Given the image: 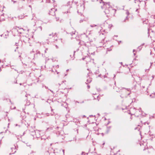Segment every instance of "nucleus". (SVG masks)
<instances>
[{
    "mask_svg": "<svg viewBox=\"0 0 155 155\" xmlns=\"http://www.w3.org/2000/svg\"><path fill=\"white\" fill-rule=\"evenodd\" d=\"M92 81V79L91 78H89V79H87L86 84H87L88 83H90Z\"/></svg>",
    "mask_w": 155,
    "mask_h": 155,
    "instance_id": "obj_5",
    "label": "nucleus"
},
{
    "mask_svg": "<svg viewBox=\"0 0 155 155\" xmlns=\"http://www.w3.org/2000/svg\"><path fill=\"white\" fill-rule=\"evenodd\" d=\"M59 84V85H60V84Z\"/></svg>",
    "mask_w": 155,
    "mask_h": 155,
    "instance_id": "obj_27",
    "label": "nucleus"
},
{
    "mask_svg": "<svg viewBox=\"0 0 155 155\" xmlns=\"http://www.w3.org/2000/svg\"><path fill=\"white\" fill-rule=\"evenodd\" d=\"M121 92H122L121 95H122L123 97H127L130 93V89H127L126 88L123 89L122 90Z\"/></svg>",
    "mask_w": 155,
    "mask_h": 155,
    "instance_id": "obj_2",
    "label": "nucleus"
},
{
    "mask_svg": "<svg viewBox=\"0 0 155 155\" xmlns=\"http://www.w3.org/2000/svg\"><path fill=\"white\" fill-rule=\"evenodd\" d=\"M135 51V50H133V52L134 53V55H135V53H134V51Z\"/></svg>",
    "mask_w": 155,
    "mask_h": 155,
    "instance_id": "obj_12",
    "label": "nucleus"
},
{
    "mask_svg": "<svg viewBox=\"0 0 155 155\" xmlns=\"http://www.w3.org/2000/svg\"><path fill=\"white\" fill-rule=\"evenodd\" d=\"M87 87H88V88H90V86H87Z\"/></svg>",
    "mask_w": 155,
    "mask_h": 155,
    "instance_id": "obj_18",
    "label": "nucleus"
},
{
    "mask_svg": "<svg viewBox=\"0 0 155 155\" xmlns=\"http://www.w3.org/2000/svg\"><path fill=\"white\" fill-rule=\"evenodd\" d=\"M15 45H16V46H18V44L16 43Z\"/></svg>",
    "mask_w": 155,
    "mask_h": 155,
    "instance_id": "obj_19",
    "label": "nucleus"
},
{
    "mask_svg": "<svg viewBox=\"0 0 155 155\" xmlns=\"http://www.w3.org/2000/svg\"><path fill=\"white\" fill-rule=\"evenodd\" d=\"M127 19V17H126L125 19H124V21H124V22L125 21L126 19Z\"/></svg>",
    "mask_w": 155,
    "mask_h": 155,
    "instance_id": "obj_11",
    "label": "nucleus"
},
{
    "mask_svg": "<svg viewBox=\"0 0 155 155\" xmlns=\"http://www.w3.org/2000/svg\"><path fill=\"white\" fill-rule=\"evenodd\" d=\"M109 26H110V27H112V25H109Z\"/></svg>",
    "mask_w": 155,
    "mask_h": 155,
    "instance_id": "obj_20",
    "label": "nucleus"
},
{
    "mask_svg": "<svg viewBox=\"0 0 155 155\" xmlns=\"http://www.w3.org/2000/svg\"><path fill=\"white\" fill-rule=\"evenodd\" d=\"M84 8H82V10H84Z\"/></svg>",
    "mask_w": 155,
    "mask_h": 155,
    "instance_id": "obj_22",
    "label": "nucleus"
},
{
    "mask_svg": "<svg viewBox=\"0 0 155 155\" xmlns=\"http://www.w3.org/2000/svg\"><path fill=\"white\" fill-rule=\"evenodd\" d=\"M11 150H12L11 153V154H13L15 153L16 152L17 150L16 148V146L15 145L13 146L12 147H11Z\"/></svg>",
    "mask_w": 155,
    "mask_h": 155,
    "instance_id": "obj_4",
    "label": "nucleus"
},
{
    "mask_svg": "<svg viewBox=\"0 0 155 155\" xmlns=\"http://www.w3.org/2000/svg\"><path fill=\"white\" fill-rule=\"evenodd\" d=\"M21 84H20V85H21Z\"/></svg>",
    "mask_w": 155,
    "mask_h": 155,
    "instance_id": "obj_28",
    "label": "nucleus"
},
{
    "mask_svg": "<svg viewBox=\"0 0 155 155\" xmlns=\"http://www.w3.org/2000/svg\"><path fill=\"white\" fill-rule=\"evenodd\" d=\"M39 28H40V29L41 30H42V27H41V26H40V27H39Z\"/></svg>",
    "mask_w": 155,
    "mask_h": 155,
    "instance_id": "obj_15",
    "label": "nucleus"
},
{
    "mask_svg": "<svg viewBox=\"0 0 155 155\" xmlns=\"http://www.w3.org/2000/svg\"><path fill=\"white\" fill-rule=\"evenodd\" d=\"M56 11V9L54 8H51L49 11V14L52 15H55V11Z\"/></svg>",
    "mask_w": 155,
    "mask_h": 155,
    "instance_id": "obj_3",
    "label": "nucleus"
},
{
    "mask_svg": "<svg viewBox=\"0 0 155 155\" xmlns=\"http://www.w3.org/2000/svg\"><path fill=\"white\" fill-rule=\"evenodd\" d=\"M152 95H153V96H152V95H151V94L150 95V96L152 98L154 97V94H153Z\"/></svg>",
    "mask_w": 155,
    "mask_h": 155,
    "instance_id": "obj_8",
    "label": "nucleus"
},
{
    "mask_svg": "<svg viewBox=\"0 0 155 155\" xmlns=\"http://www.w3.org/2000/svg\"><path fill=\"white\" fill-rule=\"evenodd\" d=\"M122 96V97H123V96H122V95H121V96Z\"/></svg>",
    "mask_w": 155,
    "mask_h": 155,
    "instance_id": "obj_24",
    "label": "nucleus"
},
{
    "mask_svg": "<svg viewBox=\"0 0 155 155\" xmlns=\"http://www.w3.org/2000/svg\"><path fill=\"white\" fill-rule=\"evenodd\" d=\"M46 2H50V0H47Z\"/></svg>",
    "mask_w": 155,
    "mask_h": 155,
    "instance_id": "obj_13",
    "label": "nucleus"
},
{
    "mask_svg": "<svg viewBox=\"0 0 155 155\" xmlns=\"http://www.w3.org/2000/svg\"><path fill=\"white\" fill-rule=\"evenodd\" d=\"M19 55H18V57L19 58H20L21 57V53H19Z\"/></svg>",
    "mask_w": 155,
    "mask_h": 155,
    "instance_id": "obj_10",
    "label": "nucleus"
},
{
    "mask_svg": "<svg viewBox=\"0 0 155 155\" xmlns=\"http://www.w3.org/2000/svg\"><path fill=\"white\" fill-rule=\"evenodd\" d=\"M1 21V20L0 19V21Z\"/></svg>",
    "mask_w": 155,
    "mask_h": 155,
    "instance_id": "obj_29",
    "label": "nucleus"
},
{
    "mask_svg": "<svg viewBox=\"0 0 155 155\" xmlns=\"http://www.w3.org/2000/svg\"><path fill=\"white\" fill-rule=\"evenodd\" d=\"M16 48H18V47H16Z\"/></svg>",
    "mask_w": 155,
    "mask_h": 155,
    "instance_id": "obj_25",
    "label": "nucleus"
},
{
    "mask_svg": "<svg viewBox=\"0 0 155 155\" xmlns=\"http://www.w3.org/2000/svg\"><path fill=\"white\" fill-rule=\"evenodd\" d=\"M49 36H55L56 37V36H57V34L56 33H54V34L53 33H52L51 34H49Z\"/></svg>",
    "mask_w": 155,
    "mask_h": 155,
    "instance_id": "obj_6",
    "label": "nucleus"
},
{
    "mask_svg": "<svg viewBox=\"0 0 155 155\" xmlns=\"http://www.w3.org/2000/svg\"><path fill=\"white\" fill-rule=\"evenodd\" d=\"M14 3L15 2H16V1H14Z\"/></svg>",
    "mask_w": 155,
    "mask_h": 155,
    "instance_id": "obj_21",
    "label": "nucleus"
},
{
    "mask_svg": "<svg viewBox=\"0 0 155 155\" xmlns=\"http://www.w3.org/2000/svg\"><path fill=\"white\" fill-rule=\"evenodd\" d=\"M61 41L62 39H61ZM61 42H62V41H61Z\"/></svg>",
    "mask_w": 155,
    "mask_h": 155,
    "instance_id": "obj_23",
    "label": "nucleus"
},
{
    "mask_svg": "<svg viewBox=\"0 0 155 155\" xmlns=\"http://www.w3.org/2000/svg\"><path fill=\"white\" fill-rule=\"evenodd\" d=\"M106 7L105 9V13L106 14H109L113 12H115L116 10L113 9L110 6L109 3L104 4L103 6H101L102 8H104Z\"/></svg>",
    "mask_w": 155,
    "mask_h": 155,
    "instance_id": "obj_1",
    "label": "nucleus"
},
{
    "mask_svg": "<svg viewBox=\"0 0 155 155\" xmlns=\"http://www.w3.org/2000/svg\"><path fill=\"white\" fill-rule=\"evenodd\" d=\"M62 151L63 153V154L64 155V150H62Z\"/></svg>",
    "mask_w": 155,
    "mask_h": 155,
    "instance_id": "obj_14",
    "label": "nucleus"
},
{
    "mask_svg": "<svg viewBox=\"0 0 155 155\" xmlns=\"http://www.w3.org/2000/svg\"><path fill=\"white\" fill-rule=\"evenodd\" d=\"M1 62V60H0V62Z\"/></svg>",
    "mask_w": 155,
    "mask_h": 155,
    "instance_id": "obj_26",
    "label": "nucleus"
},
{
    "mask_svg": "<svg viewBox=\"0 0 155 155\" xmlns=\"http://www.w3.org/2000/svg\"><path fill=\"white\" fill-rule=\"evenodd\" d=\"M56 18V20L57 21H58L59 20V18Z\"/></svg>",
    "mask_w": 155,
    "mask_h": 155,
    "instance_id": "obj_16",
    "label": "nucleus"
},
{
    "mask_svg": "<svg viewBox=\"0 0 155 155\" xmlns=\"http://www.w3.org/2000/svg\"><path fill=\"white\" fill-rule=\"evenodd\" d=\"M98 26V25H97L93 24L92 25H90V26L91 27H96V26Z\"/></svg>",
    "mask_w": 155,
    "mask_h": 155,
    "instance_id": "obj_7",
    "label": "nucleus"
},
{
    "mask_svg": "<svg viewBox=\"0 0 155 155\" xmlns=\"http://www.w3.org/2000/svg\"><path fill=\"white\" fill-rule=\"evenodd\" d=\"M19 17L21 18H24V16H21L19 15Z\"/></svg>",
    "mask_w": 155,
    "mask_h": 155,
    "instance_id": "obj_9",
    "label": "nucleus"
},
{
    "mask_svg": "<svg viewBox=\"0 0 155 155\" xmlns=\"http://www.w3.org/2000/svg\"><path fill=\"white\" fill-rule=\"evenodd\" d=\"M47 50H48V49H47V48H46V49L45 50V53H46V51H47Z\"/></svg>",
    "mask_w": 155,
    "mask_h": 155,
    "instance_id": "obj_17",
    "label": "nucleus"
}]
</instances>
